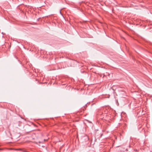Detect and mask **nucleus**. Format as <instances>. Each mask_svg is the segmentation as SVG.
Returning a JSON list of instances; mask_svg holds the SVG:
<instances>
[{
    "mask_svg": "<svg viewBox=\"0 0 152 152\" xmlns=\"http://www.w3.org/2000/svg\"><path fill=\"white\" fill-rule=\"evenodd\" d=\"M47 140H45V139L44 140V142H45V141H47Z\"/></svg>",
    "mask_w": 152,
    "mask_h": 152,
    "instance_id": "1",
    "label": "nucleus"
},
{
    "mask_svg": "<svg viewBox=\"0 0 152 152\" xmlns=\"http://www.w3.org/2000/svg\"><path fill=\"white\" fill-rule=\"evenodd\" d=\"M2 150V149L0 148V150Z\"/></svg>",
    "mask_w": 152,
    "mask_h": 152,
    "instance_id": "2",
    "label": "nucleus"
},
{
    "mask_svg": "<svg viewBox=\"0 0 152 152\" xmlns=\"http://www.w3.org/2000/svg\"><path fill=\"white\" fill-rule=\"evenodd\" d=\"M16 150H20L19 149H16Z\"/></svg>",
    "mask_w": 152,
    "mask_h": 152,
    "instance_id": "3",
    "label": "nucleus"
}]
</instances>
